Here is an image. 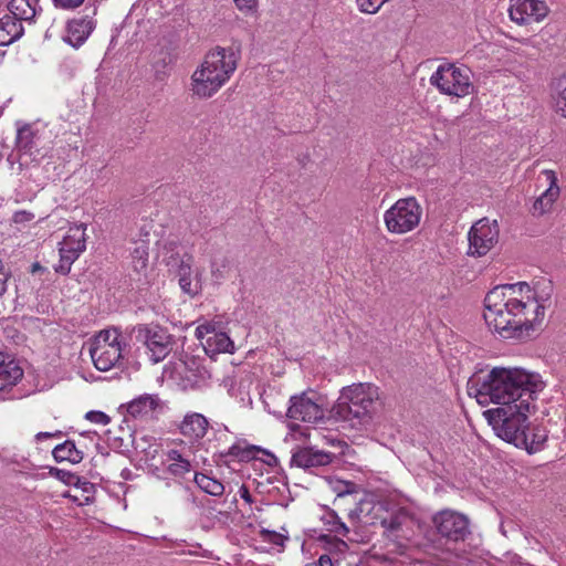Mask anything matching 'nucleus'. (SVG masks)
Listing matches in <instances>:
<instances>
[{
  "label": "nucleus",
  "instance_id": "nucleus-1",
  "mask_svg": "<svg viewBox=\"0 0 566 566\" xmlns=\"http://www.w3.org/2000/svg\"><path fill=\"white\" fill-rule=\"evenodd\" d=\"M551 294V282L541 293L526 282L497 285L485 295L484 321L501 338L525 340L542 324Z\"/></svg>",
  "mask_w": 566,
  "mask_h": 566
},
{
  "label": "nucleus",
  "instance_id": "nucleus-2",
  "mask_svg": "<svg viewBox=\"0 0 566 566\" xmlns=\"http://www.w3.org/2000/svg\"><path fill=\"white\" fill-rule=\"evenodd\" d=\"M468 392L480 405L501 407L533 401L543 389L539 376L517 367H493L486 374H475L468 380Z\"/></svg>",
  "mask_w": 566,
  "mask_h": 566
},
{
  "label": "nucleus",
  "instance_id": "nucleus-3",
  "mask_svg": "<svg viewBox=\"0 0 566 566\" xmlns=\"http://www.w3.org/2000/svg\"><path fill=\"white\" fill-rule=\"evenodd\" d=\"M240 60V41H233L228 48L217 45L208 51L190 77L192 95L199 98L212 97L229 82Z\"/></svg>",
  "mask_w": 566,
  "mask_h": 566
},
{
  "label": "nucleus",
  "instance_id": "nucleus-4",
  "mask_svg": "<svg viewBox=\"0 0 566 566\" xmlns=\"http://www.w3.org/2000/svg\"><path fill=\"white\" fill-rule=\"evenodd\" d=\"M379 406V388L369 382L344 387L331 412L338 420L348 421L353 427L371 423Z\"/></svg>",
  "mask_w": 566,
  "mask_h": 566
},
{
  "label": "nucleus",
  "instance_id": "nucleus-5",
  "mask_svg": "<svg viewBox=\"0 0 566 566\" xmlns=\"http://www.w3.org/2000/svg\"><path fill=\"white\" fill-rule=\"evenodd\" d=\"M531 405L532 401H522L497 407L484 411V416L497 437L514 446H526L525 430Z\"/></svg>",
  "mask_w": 566,
  "mask_h": 566
},
{
  "label": "nucleus",
  "instance_id": "nucleus-6",
  "mask_svg": "<svg viewBox=\"0 0 566 566\" xmlns=\"http://www.w3.org/2000/svg\"><path fill=\"white\" fill-rule=\"evenodd\" d=\"M430 84L444 95L464 97L473 93L472 71L461 64L444 63L430 76Z\"/></svg>",
  "mask_w": 566,
  "mask_h": 566
},
{
  "label": "nucleus",
  "instance_id": "nucleus-7",
  "mask_svg": "<svg viewBox=\"0 0 566 566\" xmlns=\"http://www.w3.org/2000/svg\"><path fill=\"white\" fill-rule=\"evenodd\" d=\"M422 208L415 197L397 200L384 213V222L388 232L405 234L415 230L421 220Z\"/></svg>",
  "mask_w": 566,
  "mask_h": 566
},
{
  "label": "nucleus",
  "instance_id": "nucleus-8",
  "mask_svg": "<svg viewBox=\"0 0 566 566\" xmlns=\"http://www.w3.org/2000/svg\"><path fill=\"white\" fill-rule=\"evenodd\" d=\"M117 329L99 332L90 349L94 366L102 371H107L122 365L123 348Z\"/></svg>",
  "mask_w": 566,
  "mask_h": 566
},
{
  "label": "nucleus",
  "instance_id": "nucleus-9",
  "mask_svg": "<svg viewBox=\"0 0 566 566\" xmlns=\"http://www.w3.org/2000/svg\"><path fill=\"white\" fill-rule=\"evenodd\" d=\"M132 335L146 347L154 364L163 361L172 349V336L159 325L139 324L133 327Z\"/></svg>",
  "mask_w": 566,
  "mask_h": 566
},
{
  "label": "nucleus",
  "instance_id": "nucleus-10",
  "mask_svg": "<svg viewBox=\"0 0 566 566\" xmlns=\"http://www.w3.org/2000/svg\"><path fill=\"white\" fill-rule=\"evenodd\" d=\"M85 231V223H80L69 229L63 241L60 243V261L54 268L56 273L62 275L70 273L72 264L86 249Z\"/></svg>",
  "mask_w": 566,
  "mask_h": 566
},
{
  "label": "nucleus",
  "instance_id": "nucleus-11",
  "mask_svg": "<svg viewBox=\"0 0 566 566\" xmlns=\"http://www.w3.org/2000/svg\"><path fill=\"white\" fill-rule=\"evenodd\" d=\"M287 417L304 422H317L325 417L323 399L313 390L290 398Z\"/></svg>",
  "mask_w": 566,
  "mask_h": 566
},
{
  "label": "nucleus",
  "instance_id": "nucleus-12",
  "mask_svg": "<svg viewBox=\"0 0 566 566\" xmlns=\"http://www.w3.org/2000/svg\"><path fill=\"white\" fill-rule=\"evenodd\" d=\"M468 239L469 255H485L499 241V226L496 220L490 221L488 218L480 219L471 227Z\"/></svg>",
  "mask_w": 566,
  "mask_h": 566
},
{
  "label": "nucleus",
  "instance_id": "nucleus-13",
  "mask_svg": "<svg viewBox=\"0 0 566 566\" xmlns=\"http://www.w3.org/2000/svg\"><path fill=\"white\" fill-rule=\"evenodd\" d=\"M96 3H86L81 14L67 21L64 41L75 49L83 45L96 27Z\"/></svg>",
  "mask_w": 566,
  "mask_h": 566
},
{
  "label": "nucleus",
  "instance_id": "nucleus-14",
  "mask_svg": "<svg viewBox=\"0 0 566 566\" xmlns=\"http://www.w3.org/2000/svg\"><path fill=\"white\" fill-rule=\"evenodd\" d=\"M438 533L453 542L464 541L470 534L468 518L457 512L446 510L433 517Z\"/></svg>",
  "mask_w": 566,
  "mask_h": 566
},
{
  "label": "nucleus",
  "instance_id": "nucleus-15",
  "mask_svg": "<svg viewBox=\"0 0 566 566\" xmlns=\"http://www.w3.org/2000/svg\"><path fill=\"white\" fill-rule=\"evenodd\" d=\"M548 14V7L542 0H510V19L520 24L539 22Z\"/></svg>",
  "mask_w": 566,
  "mask_h": 566
},
{
  "label": "nucleus",
  "instance_id": "nucleus-16",
  "mask_svg": "<svg viewBox=\"0 0 566 566\" xmlns=\"http://www.w3.org/2000/svg\"><path fill=\"white\" fill-rule=\"evenodd\" d=\"M39 139L31 125H24L18 129L15 138V151L20 166H29L40 158Z\"/></svg>",
  "mask_w": 566,
  "mask_h": 566
},
{
  "label": "nucleus",
  "instance_id": "nucleus-17",
  "mask_svg": "<svg viewBox=\"0 0 566 566\" xmlns=\"http://www.w3.org/2000/svg\"><path fill=\"white\" fill-rule=\"evenodd\" d=\"M542 176L545 178L547 189L534 201L533 216H542L549 211L553 203L559 196V187L557 185V176L553 170H543Z\"/></svg>",
  "mask_w": 566,
  "mask_h": 566
},
{
  "label": "nucleus",
  "instance_id": "nucleus-18",
  "mask_svg": "<svg viewBox=\"0 0 566 566\" xmlns=\"http://www.w3.org/2000/svg\"><path fill=\"white\" fill-rule=\"evenodd\" d=\"M160 407L161 400L157 395L145 394L127 405V415L136 420H148L154 418L156 410Z\"/></svg>",
  "mask_w": 566,
  "mask_h": 566
},
{
  "label": "nucleus",
  "instance_id": "nucleus-19",
  "mask_svg": "<svg viewBox=\"0 0 566 566\" xmlns=\"http://www.w3.org/2000/svg\"><path fill=\"white\" fill-rule=\"evenodd\" d=\"M334 455L331 452L314 450L313 448H303L292 455V464L302 469H313L328 465Z\"/></svg>",
  "mask_w": 566,
  "mask_h": 566
},
{
  "label": "nucleus",
  "instance_id": "nucleus-20",
  "mask_svg": "<svg viewBox=\"0 0 566 566\" xmlns=\"http://www.w3.org/2000/svg\"><path fill=\"white\" fill-rule=\"evenodd\" d=\"M209 428L208 419L199 412L187 413L179 424L180 433L191 442L200 441Z\"/></svg>",
  "mask_w": 566,
  "mask_h": 566
},
{
  "label": "nucleus",
  "instance_id": "nucleus-21",
  "mask_svg": "<svg viewBox=\"0 0 566 566\" xmlns=\"http://www.w3.org/2000/svg\"><path fill=\"white\" fill-rule=\"evenodd\" d=\"M177 276L180 289L184 293L193 297L201 291V282L198 276L192 277L191 256L185 255L178 264Z\"/></svg>",
  "mask_w": 566,
  "mask_h": 566
},
{
  "label": "nucleus",
  "instance_id": "nucleus-22",
  "mask_svg": "<svg viewBox=\"0 0 566 566\" xmlns=\"http://www.w3.org/2000/svg\"><path fill=\"white\" fill-rule=\"evenodd\" d=\"M23 376L19 363L8 354L0 352V392L14 386Z\"/></svg>",
  "mask_w": 566,
  "mask_h": 566
},
{
  "label": "nucleus",
  "instance_id": "nucleus-23",
  "mask_svg": "<svg viewBox=\"0 0 566 566\" xmlns=\"http://www.w3.org/2000/svg\"><path fill=\"white\" fill-rule=\"evenodd\" d=\"M24 32L22 22L9 13L0 18V45L6 46L20 39Z\"/></svg>",
  "mask_w": 566,
  "mask_h": 566
},
{
  "label": "nucleus",
  "instance_id": "nucleus-24",
  "mask_svg": "<svg viewBox=\"0 0 566 566\" xmlns=\"http://www.w3.org/2000/svg\"><path fill=\"white\" fill-rule=\"evenodd\" d=\"M205 347V352L210 355H217L220 353H231L233 349V342L230 337L223 332L212 331L210 335L206 338V342L202 343Z\"/></svg>",
  "mask_w": 566,
  "mask_h": 566
},
{
  "label": "nucleus",
  "instance_id": "nucleus-25",
  "mask_svg": "<svg viewBox=\"0 0 566 566\" xmlns=\"http://www.w3.org/2000/svg\"><path fill=\"white\" fill-rule=\"evenodd\" d=\"M38 0H11L8 4L9 14L18 20L30 22L38 13Z\"/></svg>",
  "mask_w": 566,
  "mask_h": 566
},
{
  "label": "nucleus",
  "instance_id": "nucleus-26",
  "mask_svg": "<svg viewBox=\"0 0 566 566\" xmlns=\"http://www.w3.org/2000/svg\"><path fill=\"white\" fill-rule=\"evenodd\" d=\"M129 249L132 266L135 272L140 273L147 269L149 258V241L140 239L132 242Z\"/></svg>",
  "mask_w": 566,
  "mask_h": 566
},
{
  "label": "nucleus",
  "instance_id": "nucleus-27",
  "mask_svg": "<svg viewBox=\"0 0 566 566\" xmlns=\"http://www.w3.org/2000/svg\"><path fill=\"white\" fill-rule=\"evenodd\" d=\"M526 446H516L517 448L525 449L528 453H535L544 447L547 440L546 430L537 424H532L527 420V430H525Z\"/></svg>",
  "mask_w": 566,
  "mask_h": 566
},
{
  "label": "nucleus",
  "instance_id": "nucleus-28",
  "mask_svg": "<svg viewBox=\"0 0 566 566\" xmlns=\"http://www.w3.org/2000/svg\"><path fill=\"white\" fill-rule=\"evenodd\" d=\"M52 455L56 462L69 461L76 464L83 460V452L76 448L72 440H66L63 443L57 444L53 449Z\"/></svg>",
  "mask_w": 566,
  "mask_h": 566
},
{
  "label": "nucleus",
  "instance_id": "nucleus-29",
  "mask_svg": "<svg viewBox=\"0 0 566 566\" xmlns=\"http://www.w3.org/2000/svg\"><path fill=\"white\" fill-rule=\"evenodd\" d=\"M167 471L174 476H184L191 471V463L178 450L167 452Z\"/></svg>",
  "mask_w": 566,
  "mask_h": 566
},
{
  "label": "nucleus",
  "instance_id": "nucleus-30",
  "mask_svg": "<svg viewBox=\"0 0 566 566\" xmlns=\"http://www.w3.org/2000/svg\"><path fill=\"white\" fill-rule=\"evenodd\" d=\"M264 453L272 460H275L274 455L270 452H266L265 450L255 447V446H241V443H235L231 446L227 452V455L232 457L234 459H238L239 461L248 462L252 459L258 458V453Z\"/></svg>",
  "mask_w": 566,
  "mask_h": 566
},
{
  "label": "nucleus",
  "instance_id": "nucleus-31",
  "mask_svg": "<svg viewBox=\"0 0 566 566\" xmlns=\"http://www.w3.org/2000/svg\"><path fill=\"white\" fill-rule=\"evenodd\" d=\"M195 482L203 492L209 495L221 496L224 492V485L219 480L203 473H196Z\"/></svg>",
  "mask_w": 566,
  "mask_h": 566
},
{
  "label": "nucleus",
  "instance_id": "nucleus-32",
  "mask_svg": "<svg viewBox=\"0 0 566 566\" xmlns=\"http://www.w3.org/2000/svg\"><path fill=\"white\" fill-rule=\"evenodd\" d=\"M556 111L566 118V76L554 82V94Z\"/></svg>",
  "mask_w": 566,
  "mask_h": 566
},
{
  "label": "nucleus",
  "instance_id": "nucleus-33",
  "mask_svg": "<svg viewBox=\"0 0 566 566\" xmlns=\"http://www.w3.org/2000/svg\"><path fill=\"white\" fill-rule=\"evenodd\" d=\"M229 270L230 260L226 256L216 259L211 263V275L216 282L224 280Z\"/></svg>",
  "mask_w": 566,
  "mask_h": 566
},
{
  "label": "nucleus",
  "instance_id": "nucleus-34",
  "mask_svg": "<svg viewBox=\"0 0 566 566\" xmlns=\"http://www.w3.org/2000/svg\"><path fill=\"white\" fill-rule=\"evenodd\" d=\"M49 473L51 476H54L55 479L65 483L66 485H74V486L80 485L81 476H78L77 474H75L71 471H66V470L59 469V468H50Z\"/></svg>",
  "mask_w": 566,
  "mask_h": 566
},
{
  "label": "nucleus",
  "instance_id": "nucleus-35",
  "mask_svg": "<svg viewBox=\"0 0 566 566\" xmlns=\"http://www.w3.org/2000/svg\"><path fill=\"white\" fill-rule=\"evenodd\" d=\"M327 522L329 525L328 531L335 534H339L346 536L349 532L347 525L338 517V515L332 511L326 515Z\"/></svg>",
  "mask_w": 566,
  "mask_h": 566
},
{
  "label": "nucleus",
  "instance_id": "nucleus-36",
  "mask_svg": "<svg viewBox=\"0 0 566 566\" xmlns=\"http://www.w3.org/2000/svg\"><path fill=\"white\" fill-rule=\"evenodd\" d=\"M322 539L327 541L329 544L328 551L329 554L337 555V558L335 559L336 563L340 562V555H343L347 549L348 545L343 539L333 538L331 536L324 535L322 536Z\"/></svg>",
  "mask_w": 566,
  "mask_h": 566
},
{
  "label": "nucleus",
  "instance_id": "nucleus-37",
  "mask_svg": "<svg viewBox=\"0 0 566 566\" xmlns=\"http://www.w3.org/2000/svg\"><path fill=\"white\" fill-rule=\"evenodd\" d=\"M389 0H356V4L360 12L375 14Z\"/></svg>",
  "mask_w": 566,
  "mask_h": 566
},
{
  "label": "nucleus",
  "instance_id": "nucleus-38",
  "mask_svg": "<svg viewBox=\"0 0 566 566\" xmlns=\"http://www.w3.org/2000/svg\"><path fill=\"white\" fill-rule=\"evenodd\" d=\"M237 9L244 14H253L258 9V0H233Z\"/></svg>",
  "mask_w": 566,
  "mask_h": 566
},
{
  "label": "nucleus",
  "instance_id": "nucleus-39",
  "mask_svg": "<svg viewBox=\"0 0 566 566\" xmlns=\"http://www.w3.org/2000/svg\"><path fill=\"white\" fill-rule=\"evenodd\" d=\"M85 418L93 422V423H97V424H107L109 421H111V418L103 411H88L86 415H85Z\"/></svg>",
  "mask_w": 566,
  "mask_h": 566
},
{
  "label": "nucleus",
  "instance_id": "nucleus-40",
  "mask_svg": "<svg viewBox=\"0 0 566 566\" xmlns=\"http://www.w3.org/2000/svg\"><path fill=\"white\" fill-rule=\"evenodd\" d=\"M55 8L63 10H74L78 8L84 0H52Z\"/></svg>",
  "mask_w": 566,
  "mask_h": 566
},
{
  "label": "nucleus",
  "instance_id": "nucleus-41",
  "mask_svg": "<svg viewBox=\"0 0 566 566\" xmlns=\"http://www.w3.org/2000/svg\"><path fill=\"white\" fill-rule=\"evenodd\" d=\"M381 524L386 530H388L390 532H395L400 528L401 521L398 515H392L389 518L382 520Z\"/></svg>",
  "mask_w": 566,
  "mask_h": 566
},
{
  "label": "nucleus",
  "instance_id": "nucleus-42",
  "mask_svg": "<svg viewBox=\"0 0 566 566\" xmlns=\"http://www.w3.org/2000/svg\"><path fill=\"white\" fill-rule=\"evenodd\" d=\"M214 329V327L210 324H202V325H199L197 328H196V336L201 339V340H206V338L208 337V335H210L212 333V331Z\"/></svg>",
  "mask_w": 566,
  "mask_h": 566
},
{
  "label": "nucleus",
  "instance_id": "nucleus-43",
  "mask_svg": "<svg viewBox=\"0 0 566 566\" xmlns=\"http://www.w3.org/2000/svg\"><path fill=\"white\" fill-rule=\"evenodd\" d=\"M33 218H34V214L32 212H29V211H25V210L17 211L13 214V221L15 223L29 222Z\"/></svg>",
  "mask_w": 566,
  "mask_h": 566
},
{
  "label": "nucleus",
  "instance_id": "nucleus-44",
  "mask_svg": "<svg viewBox=\"0 0 566 566\" xmlns=\"http://www.w3.org/2000/svg\"><path fill=\"white\" fill-rule=\"evenodd\" d=\"M340 486L336 488V491L338 492L339 496H343L345 494H350L355 491V483L353 482H339Z\"/></svg>",
  "mask_w": 566,
  "mask_h": 566
},
{
  "label": "nucleus",
  "instance_id": "nucleus-45",
  "mask_svg": "<svg viewBox=\"0 0 566 566\" xmlns=\"http://www.w3.org/2000/svg\"><path fill=\"white\" fill-rule=\"evenodd\" d=\"M11 273L0 274V297H2L8 290V280L10 279Z\"/></svg>",
  "mask_w": 566,
  "mask_h": 566
},
{
  "label": "nucleus",
  "instance_id": "nucleus-46",
  "mask_svg": "<svg viewBox=\"0 0 566 566\" xmlns=\"http://www.w3.org/2000/svg\"><path fill=\"white\" fill-rule=\"evenodd\" d=\"M335 559L329 554H323L317 560V566H334Z\"/></svg>",
  "mask_w": 566,
  "mask_h": 566
},
{
  "label": "nucleus",
  "instance_id": "nucleus-47",
  "mask_svg": "<svg viewBox=\"0 0 566 566\" xmlns=\"http://www.w3.org/2000/svg\"><path fill=\"white\" fill-rule=\"evenodd\" d=\"M239 494L247 503H252V496L247 485L242 484L239 489Z\"/></svg>",
  "mask_w": 566,
  "mask_h": 566
},
{
  "label": "nucleus",
  "instance_id": "nucleus-48",
  "mask_svg": "<svg viewBox=\"0 0 566 566\" xmlns=\"http://www.w3.org/2000/svg\"><path fill=\"white\" fill-rule=\"evenodd\" d=\"M60 434H61V431H57V432H55V433H50V432H39V433H36L35 439H36L38 441H41V440H43V439H48V438L55 437V436H60Z\"/></svg>",
  "mask_w": 566,
  "mask_h": 566
},
{
  "label": "nucleus",
  "instance_id": "nucleus-49",
  "mask_svg": "<svg viewBox=\"0 0 566 566\" xmlns=\"http://www.w3.org/2000/svg\"><path fill=\"white\" fill-rule=\"evenodd\" d=\"M92 484L81 478L80 485L77 488H81L84 492H87L90 489H92Z\"/></svg>",
  "mask_w": 566,
  "mask_h": 566
},
{
  "label": "nucleus",
  "instance_id": "nucleus-50",
  "mask_svg": "<svg viewBox=\"0 0 566 566\" xmlns=\"http://www.w3.org/2000/svg\"><path fill=\"white\" fill-rule=\"evenodd\" d=\"M167 72L166 71H159V70H156V73H155V77L159 81H164L166 77H167Z\"/></svg>",
  "mask_w": 566,
  "mask_h": 566
},
{
  "label": "nucleus",
  "instance_id": "nucleus-51",
  "mask_svg": "<svg viewBox=\"0 0 566 566\" xmlns=\"http://www.w3.org/2000/svg\"><path fill=\"white\" fill-rule=\"evenodd\" d=\"M3 273H11L9 269H7L3 264V262L0 260V274Z\"/></svg>",
  "mask_w": 566,
  "mask_h": 566
},
{
  "label": "nucleus",
  "instance_id": "nucleus-52",
  "mask_svg": "<svg viewBox=\"0 0 566 566\" xmlns=\"http://www.w3.org/2000/svg\"><path fill=\"white\" fill-rule=\"evenodd\" d=\"M133 443L135 444L136 449H138L140 447L139 442L136 439L133 440Z\"/></svg>",
  "mask_w": 566,
  "mask_h": 566
}]
</instances>
